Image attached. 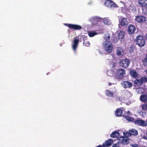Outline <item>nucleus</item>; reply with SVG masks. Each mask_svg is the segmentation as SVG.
Here are the masks:
<instances>
[{"label": "nucleus", "instance_id": "1", "mask_svg": "<svg viewBox=\"0 0 147 147\" xmlns=\"http://www.w3.org/2000/svg\"><path fill=\"white\" fill-rule=\"evenodd\" d=\"M110 38V36L109 34H105L104 39L105 41L102 43L103 46L105 50L109 53L112 52L113 48L111 42L109 41Z\"/></svg>", "mask_w": 147, "mask_h": 147}, {"label": "nucleus", "instance_id": "2", "mask_svg": "<svg viewBox=\"0 0 147 147\" xmlns=\"http://www.w3.org/2000/svg\"><path fill=\"white\" fill-rule=\"evenodd\" d=\"M136 44L139 47H143L146 44L145 38L142 36L138 35L136 37Z\"/></svg>", "mask_w": 147, "mask_h": 147}, {"label": "nucleus", "instance_id": "3", "mask_svg": "<svg viewBox=\"0 0 147 147\" xmlns=\"http://www.w3.org/2000/svg\"><path fill=\"white\" fill-rule=\"evenodd\" d=\"M138 5L142 7L143 12L146 14L147 8V0H139L138 2Z\"/></svg>", "mask_w": 147, "mask_h": 147}, {"label": "nucleus", "instance_id": "4", "mask_svg": "<svg viewBox=\"0 0 147 147\" xmlns=\"http://www.w3.org/2000/svg\"><path fill=\"white\" fill-rule=\"evenodd\" d=\"M130 63V61L127 59H122L120 61V65L122 67L127 68L129 66Z\"/></svg>", "mask_w": 147, "mask_h": 147}, {"label": "nucleus", "instance_id": "5", "mask_svg": "<svg viewBox=\"0 0 147 147\" xmlns=\"http://www.w3.org/2000/svg\"><path fill=\"white\" fill-rule=\"evenodd\" d=\"M117 74L120 80L122 79L124 77L123 75L125 74V71L122 68L117 69L116 70Z\"/></svg>", "mask_w": 147, "mask_h": 147}, {"label": "nucleus", "instance_id": "6", "mask_svg": "<svg viewBox=\"0 0 147 147\" xmlns=\"http://www.w3.org/2000/svg\"><path fill=\"white\" fill-rule=\"evenodd\" d=\"M65 25L70 29H72L74 30H80L82 28L81 26L78 25L68 24H65Z\"/></svg>", "mask_w": 147, "mask_h": 147}, {"label": "nucleus", "instance_id": "7", "mask_svg": "<svg viewBox=\"0 0 147 147\" xmlns=\"http://www.w3.org/2000/svg\"><path fill=\"white\" fill-rule=\"evenodd\" d=\"M147 82V78L146 77H142L140 79H136L134 81L135 84L139 86L142 85L143 82Z\"/></svg>", "mask_w": 147, "mask_h": 147}, {"label": "nucleus", "instance_id": "8", "mask_svg": "<svg viewBox=\"0 0 147 147\" xmlns=\"http://www.w3.org/2000/svg\"><path fill=\"white\" fill-rule=\"evenodd\" d=\"M146 17L143 16H136L135 20L139 23H143L146 21Z\"/></svg>", "mask_w": 147, "mask_h": 147}, {"label": "nucleus", "instance_id": "9", "mask_svg": "<svg viewBox=\"0 0 147 147\" xmlns=\"http://www.w3.org/2000/svg\"><path fill=\"white\" fill-rule=\"evenodd\" d=\"M118 139L121 143L127 144L129 143V140L127 137L121 136L119 137Z\"/></svg>", "mask_w": 147, "mask_h": 147}, {"label": "nucleus", "instance_id": "10", "mask_svg": "<svg viewBox=\"0 0 147 147\" xmlns=\"http://www.w3.org/2000/svg\"><path fill=\"white\" fill-rule=\"evenodd\" d=\"M135 124L142 126H147L146 122L142 119H138L134 121Z\"/></svg>", "mask_w": 147, "mask_h": 147}, {"label": "nucleus", "instance_id": "11", "mask_svg": "<svg viewBox=\"0 0 147 147\" xmlns=\"http://www.w3.org/2000/svg\"><path fill=\"white\" fill-rule=\"evenodd\" d=\"M122 84L125 88H130L133 85L131 83L127 81H123Z\"/></svg>", "mask_w": 147, "mask_h": 147}, {"label": "nucleus", "instance_id": "12", "mask_svg": "<svg viewBox=\"0 0 147 147\" xmlns=\"http://www.w3.org/2000/svg\"><path fill=\"white\" fill-rule=\"evenodd\" d=\"M119 21L121 26H125L128 24V21L126 18L123 17H121Z\"/></svg>", "mask_w": 147, "mask_h": 147}, {"label": "nucleus", "instance_id": "13", "mask_svg": "<svg viewBox=\"0 0 147 147\" xmlns=\"http://www.w3.org/2000/svg\"><path fill=\"white\" fill-rule=\"evenodd\" d=\"M78 37H76L74 38L73 41V44L72 45V48L74 51H75L78 46L79 42V40Z\"/></svg>", "mask_w": 147, "mask_h": 147}, {"label": "nucleus", "instance_id": "14", "mask_svg": "<svg viewBox=\"0 0 147 147\" xmlns=\"http://www.w3.org/2000/svg\"><path fill=\"white\" fill-rule=\"evenodd\" d=\"M136 30L135 27L132 25H130L128 27L127 29L128 32L129 34H133Z\"/></svg>", "mask_w": 147, "mask_h": 147}, {"label": "nucleus", "instance_id": "15", "mask_svg": "<svg viewBox=\"0 0 147 147\" xmlns=\"http://www.w3.org/2000/svg\"><path fill=\"white\" fill-rule=\"evenodd\" d=\"M130 74L131 76L134 78H136L138 76V74L136 71L134 70H131Z\"/></svg>", "mask_w": 147, "mask_h": 147}, {"label": "nucleus", "instance_id": "16", "mask_svg": "<svg viewBox=\"0 0 147 147\" xmlns=\"http://www.w3.org/2000/svg\"><path fill=\"white\" fill-rule=\"evenodd\" d=\"M119 136V133L117 131H115L113 132L110 134V136L113 138H117Z\"/></svg>", "mask_w": 147, "mask_h": 147}, {"label": "nucleus", "instance_id": "17", "mask_svg": "<svg viewBox=\"0 0 147 147\" xmlns=\"http://www.w3.org/2000/svg\"><path fill=\"white\" fill-rule=\"evenodd\" d=\"M123 113V111L120 108L117 109L115 112V115L119 117L121 116Z\"/></svg>", "mask_w": 147, "mask_h": 147}, {"label": "nucleus", "instance_id": "18", "mask_svg": "<svg viewBox=\"0 0 147 147\" xmlns=\"http://www.w3.org/2000/svg\"><path fill=\"white\" fill-rule=\"evenodd\" d=\"M113 142V141L111 139H109L106 141L105 143H103L105 147H107L111 145Z\"/></svg>", "mask_w": 147, "mask_h": 147}, {"label": "nucleus", "instance_id": "19", "mask_svg": "<svg viewBox=\"0 0 147 147\" xmlns=\"http://www.w3.org/2000/svg\"><path fill=\"white\" fill-rule=\"evenodd\" d=\"M140 99L141 101L144 102H147V95L144 94L141 95Z\"/></svg>", "mask_w": 147, "mask_h": 147}, {"label": "nucleus", "instance_id": "20", "mask_svg": "<svg viewBox=\"0 0 147 147\" xmlns=\"http://www.w3.org/2000/svg\"><path fill=\"white\" fill-rule=\"evenodd\" d=\"M116 51L118 55L121 56L123 55V50L120 47H117Z\"/></svg>", "mask_w": 147, "mask_h": 147}, {"label": "nucleus", "instance_id": "21", "mask_svg": "<svg viewBox=\"0 0 147 147\" xmlns=\"http://www.w3.org/2000/svg\"><path fill=\"white\" fill-rule=\"evenodd\" d=\"M107 96L111 97H113V93L109 90H107L105 91Z\"/></svg>", "mask_w": 147, "mask_h": 147}, {"label": "nucleus", "instance_id": "22", "mask_svg": "<svg viewBox=\"0 0 147 147\" xmlns=\"http://www.w3.org/2000/svg\"><path fill=\"white\" fill-rule=\"evenodd\" d=\"M125 35V32L124 31H121L119 33L118 38L119 39H123L124 38V36Z\"/></svg>", "mask_w": 147, "mask_h": 147}, {"label": "nucleus", "instance_id": "23", "mask_svg": "<svg viewBox=\"0 0 147 147\" xmlns=\"http://www.w3.org/2000/svg\"><path fill=\"white\" fill-rule=\"evenodd\" d=\"M129 131L130 132L131 135L136 136H137L138 134L137 130L135 129H133L131 130H129Z\"/></svg>", "mask_w": 147, "mask_h": 147}, {"label": "nucleus", "instance_id": "24", "mask_svg": "<svg viewBox=\"0 0 147 147\" xmlns=\"http://www.w3.org/2000/svg\"><path fill=\"white\" fill-rule=\"evenodd\" d=\"M88 35L90 37H92L97 34V33L93 31H90L88 32Z\"/></svg>", "mask_w": 147, "mask_h": 147}, {"label": "nucleus", "instance_id": "25", "mask_svg": "<svg viewBox=\"0 0 147 147\" xmlns=\"http://www.w3.org/2000/svg\"><path fill=\"white\" fill-rule=\"evenodd\" d=\"M113 3L110 0H107L105 2V4L106 5V6H109L110 7H111L112 5V4Z\"/></svg>", "mask_w": 147, "mask_h": 147}, {"label": "nucleus", "instance_id": "26", "mask_svg": "<svg viewBox=\"0 0 147 147\" xmlns=\"http://www.w3.org/2000/svg\"><path fill=\"white\" fill-rule=\"evenodd\" d=\"M125 118L127 120L129 121H133L134 120V119L133 117L128 116H125Z\"/></svg>", "mask_w": 147, "mask_h": 147}, {"label": "nucleus", "instance_id": "27", "mask_svg": "<svg viewBox=\"0 0 147 147\" xmlns=\"http://www.w3.org/2000/svg\"><path fill=\"white\" fill-rule=\"evenodd\" d=\"M123 134L125 136V137H128L130 136L131 135L130 132H124Z\"/></svg>", "mask_w": 147, "mask_h": 147}, {"label": "nucleus", "instance_id": "28", "mask_svg": "<svg viewBox=\"0 0 147 147\" xmlns=\"http://www.w3.org/2000/svg\"><path fill=\"white\" fill-rule=\"evenodd\" d=\"M92 20L94 21H95L96 22H98L100 20V18H99L98 17H94L93 18Z\"/></svg>", "mask_w": 147, "mask_h": 147}, {"label": "nucleus", "instance_id": "29", "mask_svg": "<svg viewBox=\"0 0 147 147\" xmlns=\"http://www.w3.org/2000/svg\"><path fill=\"white\" fill-rule=\"evenodd\" d=\"M83 44H84L85 46L88 47L90 45V42L88 41L86 42L84 41L83 42Z\"/></svg>", "mask_w": 147, "mask_h": 147}, {"label": "nucleus", "instance_id": "30", "mask_svg": "<svg viewBox=\"0 0 147 147\" xmlns=\"http://www.w3.org/2000/svg\"><path fill=\"white\" fill-rule=\"evenodd\" d=\"M103 23L109 25V22L108 19H105L103 21Z\"/></svg>", "mask_w": 147, "mask_h": 147}, {"label": "nucleus", "instance_id": "31", "mask_svg": "<svg viewBox=\"0 0 147 147\" xmlns=\"http://www.w3.org/2000/svg\"><path fill=\"white\" fill-rule=\"evenodd\" d=\"M142 62L144 63H147V54L146 55V57L142 60Z\"/></svg>", "mask_w": 147, "mask_h": 147}, {"label": "nucleus", "instance_id": "32", "mask_svg": "<svg viewBox=\"0 0 147 147\" xmlns=\"http://www.w3.org/2000/svg\"><path fill=\"white\" fill-rule=\"evenodd\" d=\"M111 63L112 65V67L113 68H115V62H112Z\"/></svg>", "mask_w": 147, "mask_h": 147}, {"label": "nucleus", "instance_id": "33", "mask_svg": "<svg viewBox=\"0 0 147 147\" xmlns=\"http://www.w3.org/2000/svg\"><path fill=\"white\" fill-rule=\"evenodd\" d=\"M96 147H105L103 144L102 145H100L96 146Z\"/></svg>", "mask_w": 147, "mask_h": 147}, {"label": "nucleus", "instance_id": "34", "mask_svg": "<svg viewBox=\"0 0 147 147\" xmlns=\"http://www.w3.org/2000/svg\"><path fill=\"white\" fill-rule=\"evenodd\" d=\"M138 145L137 144H134L133 146V147H138Z\"/></svg>", "mask_w": 147, "mask_h": 147}, {"label": "nucleus", "instance_id": "35", "mask_svg": "<svg viewBox=\"0 0 147 147\" xmlns=\"http://www.w3.org/2000/svg\"><path fill=\"white\" fill-rule=\"evenodd\" d=\"M127 115H131V113L130 112V111H128L127 112Z\"/></svg>", "mask_w": 147, "mask_h": 147}, {"label": "nucleus", "instance_id": "36", "mask_svg": "<svg viewBox=\"0 0 147 147\" xmlns=\"http://www.w3.org/2000/svg\"><path fill=\"white\" fill-rule=\"evenodd\" d=\"M142 138L143 139L147 140V137L146 136H143Z\"/></svg>", "mask_w": 147, "mask_h": 147}, {"label": "nucleus", "instance_id": "37", "mask_svg": "<svg viewBox=\"0 0 147 147\" xmlns=\"http://www.w3.org/2000/svg\"><path fill=\"white\" fill-rule=\"evenodd\" d=\"M83 38L84 39L85 38V39H86L87 38L85 36H83Z\"/></svg>", "mask_w": 147, "mask_h": 147}, {"label": "nucleus", "instance_id": "38", "mask_svg": "<svg viewBox=\"0 0 147 147\" xmlns=\"http://www.w3.org/2000/svg\"><path fill=\"white\" fill-rule=\"evenodd\" d=\"M112 84L111 83H109L108 85L109 86H111Z\"/></svg>", "mask_w": 147, "mask_h": 147}, {"label": "nucleus", "instance_id": "39", "mask_svg": "<svg viewBox=\"0 0 147 147\" xmlns=\"http://www.w3.org/2000/svg\"><path fill=\"white\" fill-rule=\"evenodd\" d=\"M146 24L147 25V20H146Z\"/></svg>", "mask_w": 147, "mask_h": 147}, {"label": "nucleus", "instance_id": "40", "mask_svg": "<svg viewBox=\"0 0 147 147\" xmlns=\"http://www.w3.org/2000/svg\"><path fill=\"white\" fill-rule=\"evenodd\" d=\"M50 74V72H48V73H47V75H48V74Z\"/></svg>", "mask_w": 147, "mask_h": 147}, {"label": "nucleus", "instance_id": "41", "mask_svg": "<svg viewBox=\"0 0 147 147\" xmlns=\"http://www.w3.org/2000/svg\"><path fill=\"white\" fill-rule=\"evenodd\" d=\"M146 39L147 40V34L146 35Z\"/></svg>", "mask_w": 147, "mask_h": 147}, {"label": "nucleus", "instance_id": "42", "mask_svg": "<svg viewBox=\"0 0 147 147\" xmlns=\"http://www.w3.org/2000/svg\"><path fill=\"white\" fill-rule=\"evenodd\" d=\"M118 98V99H119V100H120V98Z\"/></svg>", "mask_w": 147, "mask_h": 147}, {"label": "nucleus", "instance_id": "43", "mask_svg": "<svg viewBox=\"0 0 147 147\" xmlns=\"http://www.w3.org/2000/svg\"><path fill=\"white\" fill-rule=\"evenodd\" d=\"M146 74H147V70H146Z\"/></svg>", "mask_w": 147, "mask_h": 147}, {"label": "nucleus", "instance_id": "44", "mask_svg": "<svg viewBox=\"0 0 147 147\" xmlns=\"http://www.w3.org/2000/svg\"><path fill=\"white\" fill-rule=\"evenodd\" d=\"M146 136H147V132H146Z\"/></svg>", "mask_w": 147, "mask_h": 147}]
</instances>
